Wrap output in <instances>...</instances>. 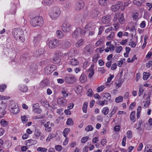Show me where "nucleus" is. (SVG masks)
Here are the masks:
<instances>
[{"instance_id": "nucleus-59", "label": "nucleus", "mask_w": 152, "mask_h": 152, "mask_svg": "<svg viewBox=\"0 0 152 152\" xmlns=\"http://www.w3.org/2000/svg\"><path fill=\"white\" fill-rule=\"evenodd\" d=\"M55 148L56 151H60L62 150V147L60 145H57L55 146Z\"/></svg>"}, {"instance_id": "nucleus-21", "label": "nucleus", "mask_w": 152, "mask_h": 152, "mask_svg": "<svg viewBox=\"0 0 152 152\" xmlns=\"http://www.w3.org/2000/svg\"><path fill=\"white\" fill-rule=\"evenodd\" d=\"M83 19L82 16L81 15H78L75 17V20L76 23H79L82 22L83 20Z\"/></svg>"}, {"instance_id": "nucleus-41", "label": "nucleus", "mask_w": 152, "mask_h": 152, "mask_svg": "<svg viewBox=\"0 0 152 152\" xmlns=\"http://www.w3.org/2000/svg\"><path fill=\"white\" fill-rule=\"evenodd\" d=\"M103 114L105 115H107L109 112V109L107 107H105L103 108V110L102 111Z\"/></svg>"}, {"instance_id": "nucleus-32", "label": "nucleus", "mask_w": 152, "mask_h": 152, "mask_svg": "<svg viewBox=\"0 0 152 152\" xmlns=\"http://www.w3.org/2000/svg\"><path fill=\"white\" fill-rule=\"evenodd\" d=\"M56 34L57 37L59 38H62L64 36V34L60 30H57L56 31Z\"/></svg>"}, {"instance_id": "nucleus-25", "label": "nucleus", "mask_w": 152, "mask_h": 152, "mask_svg": "<svg viewBox=\"0 0 152 152\" xmlns=\"http://www.w3.org/2000/svg\"><path fill=\"white\" fill-rule=\"evenodd\" d=\"M41 39V37L40 35H38L34 37L33 40L34 42L35 45H38L39 43V42Z\"/></svg>"}, {"instance_id": "nucleus-8", "label": "nucleus", "mask_w": 152, "mask_h": 152, "mask_svg": "<svg viewBox=\"0 0 152 152\" xmlns=\"http://www.w3.org/2000/svg\"><path fill=\"white\" fill-rule=\"evenodd\" d=\"M60 43L59 40L54 39L50 40L49 43V47L51 49L55 48L58 47Z\"/></svg>"}, {"instance_id": "nucleus-17", "label": "nucleus", "mask_w": 152, "mask_h": 152, "mask_svg": "<svg viewBox=\"0 0 152 152\" xmlns=\"http://www.w3.org/2000/svg\"><path fill=\"white\" fill-rule=\"evenodd\" d=\"M58 103L60 105H65L67 102V101L63 97H61L58 98L57 100Z\"/></svg>"}, {"instance_id": "nucleus-6", "label": "nucleus", "mask_w": 152, "mask_h": 152, "mask_svg": "<svg viewBox=\"0 0 152 152\" xmlns=\"http://www.w3.org/2000/svg\"><path fill=\"white\" fill-rule=\"evenodd\" d=\"M112 18L110 15H107L102 17L101 20V23L105 24V26H109L111 24Z\"/></svg>"}, {"instance_id": "nucleus-14", "label": "nucleus", "mask_w": 152, "mask_h": 152, "mask_svg": "<svg viewBox=\"0 0 152 152\" xmlns=\"http://www.w3.org/2000/svg\"><path fill=\"white\" fill-rule=\"evenodd\" d=\"M65 81L69 84H72L75 81V79L74 76L72 75L66 76L65 78Z\"/></svg>"}, {"instance_id": "nucleus-16", "label": "nucleus", "mask_w": 152, "mask_h": 152, "mask_svg": "<svg viewBox=\"0 0 152 152\" xmlns=\"http://www.w3.org/2000/svg\"><path fill=\"white\" fill-rule=\"evenodd\" d=\"M51 61L54 64H58L61 61V59L59 56L55 55L51 59Z\"/></svg>"}, {"instance_id": "nucleus-23", "label": "nucleus", "mask_w": 152, "mask_h": 152, "mask_svg": "<svg viewBox=\"0 0 152 152\" xmlns=\"http://www.w3.org/2000/svg\"><path fill=\"white\" fill-rule=\"evenodd\" d=\"M125 20L124 18V15L123 13H122L120 15H119L118 21L120 23L122 24L125 22Z\"/></svg>"}, {"instance_id": "nucleus-26", "label": "nucleus", "mask_w": 152, "mask_h": 152, "mask_svg": "<svg viewBox=\"0 0 152 152\" xmlns=\"http://www.w3.org/2000/svg\"><path fill=\"white\" fill-rule=\"evenodd\" d=\"M105 39L104 38H101L98 40L95 43V45L96 47L101 45L104 41Z\"/></svg>"}, {"instance_id": "nucleus-62", "label": "nucleus", "mask_w": 152, "mask_h": 152, "mask_svg": "<svg viewBox=\"0 0 152 152\" xmlns=\"http://www.w3.org/2000/svg\"><path fill=\"white\" fill-rule=\"evenodd\" d=\"M21 119L23 123H26L28 119L25 116H21Z\"/></svg>"}, {"instance_id": "nucleus-18", "label": "nucleus", "mask_w": 152, "mask_h": 152, "mask_svg": "<svg viewBox=\"0 0 152 152\" xmlns=\"http://www.w3.org/2000/svg\"><path fill=\"white\" fill-rule=\"evenodd\" d=\"M71 46L70 42L67 41H65L62 44V48L63 49H67Z\"/></svg>"}, {"instance_id": "nucleus-64", "label": "nucleus", "mask_w": 152, "mask_h": 152, "mask_svg": "<svg viewBox=\"0 0 152 152\" xmlns=\"http://www.w3.org/2000/svg\"><path fill=\"white\" fill-rule=\"evenodd\" d=\"M144 152H152V149H151L150 148H149L148 146H146L144 150Z\"/></svg>"}, {"instance_id": "nucleus-19", "label": "nucleus", "mask_w": 152, "mask_h": 152, "mask_svg": "<svg viewBox=\"0 0 152 152\" xmlns=\"http://www.w3.org/2000/svg\"><path fill=\"white\" fill-rule=\"evenodd\" d=\"M37 143V141L36 140L30 139L26 141V145L28 146L31 145L35 144Z\"/></svg>"}, {"instance_id": "nucleus-60", "label": "nucleus", "mask_w": 152, "mask_h": 152, "mask_svg": "<svg viewBox=\"0 0 152 152\" xmlns=\"http://www.w3.org/2000/svg\"><path fill=\"white\" fill-rule=\"evenodd\" d=\"M6 87V86L5 84L2 85L0 86V91L3 92L4 91Z\"/></svg>"}, {"instance_id": "nucleus-61", "label": "nucleus", "mask_w": 152, "mask_h": 152, "mask_svg": "<svg viewBox=\"0 0 152 152\" xmlns=\"http://www.w3.org/2000/svg\"><path fill=\"white\" fill-rule=\"evenodd\" d=\"M82 88L81 86L80 85H78L76 86L75 89L77 91L79 92V93H80L81 92Z\"/></svg>"}, {"instance_id": "nucleus-24", "label": "nucleus", "mask_w": 152, "mask_h": 152, "mask_svg": "<svg viewBox=\"0 0 152 152\" xmlns=\"http://www.w3.org/2000/svg\"><path fill=\"white\" fill-rule=\"evenodd\" d=\"M103 97L105 101H109L111 99L110 94L107 93L104 94Z\"/></svg>"}, {"instance_id": "nucleus-48", "label": "nucleus", "mask_w": 152, "mask_h": 152, "mask_svg": "<svg viewBox=\"0 0 152 152\" xmlns=\"http://www.w3.org/2000/svg\"><path fill=\"white\" fill-rule=\"evenodd\" d=\"M66 124L68 125H72L73 124L72 119L71 118H69L67 121Z\"/></svg>"}, {"instance_id": "nucleus-5", "label": "nucleus", "mask_w": 152, "mask_h": 152, "mask_svg": "<svg viewBox=\"0 0 152 152\" xmlns=\"http://www.w3.org/2000/svg\"><path fill=\"white\" fill-rule=\"evenodd\" d=\"M92 23H90L87 24L85 26V30L89 31V35H92L94 33V30L95 28V25Z\"/></svg>"}, {"instance_id": "nucleus-1", "label": "nucleus", "mask_w": 152, "mask_h": 152, "mask_svg": "<svg viewBox=\"0 0 152 152\" xmlns=\"http://www.w3.org/2000/svg\"><path fill=\"white\" fill-rule=\"evenodd\" d=\"M12 34L15 39H20L22 42H24L25 39L23 37V31L22 30L20 29L14 28L13 30Z\"/></svg>"}, {"instance_id": "nucleus-44", "label": "nucleus", "mask_w": 152, "mask_h": 152, "mask_svg": "<svg viewBox=\"0 0 152 152\" xmlns=\"http://www.w3.org/2000/svg\"><path fill=\"white\" fill-rule=\"evenodd\" d=\"M123 97L122 96H119L118 97L116 98L115 99V102L116 103H119L123 101Z\"/></svg>"}, {"instance_id": "nucleus-27", "label": "nucleus", "mask_w": 152, "mask_h": 152, "mask_svg": "<svg viewBox=\"0 0 152 152\" xmlns=\"http://www.w3.org/2000/svg\"><path fill=\"white\" fill-rule=\"evenodd\" d=\"M69 64H71L72 66H76L78 64L79 62L76 59L74 58L71 60L69 62Z\"/></svg>"}, {"instance_id": "nucleus-4", "label": "nucleus", "mask_w": 152, "mask_h": 152, "mask_svg": "<svg viewBox=\"0 0 152 152\" xmlns=\"http://www.w3.org/2000/svg\"><path fill=\"white\" fill-rule=\"evenodd\" d=\"M86 32V30L85 31L84 29H81L80 28H78L75 30L72 35L73 37L78 38L79 37L84 36Z\"/></svg>"}, {"instance_id": "nucleus-2", "label": "nucleus", "mask_w": 152, "mask_h": 152, "mask_svg": "<svg viewBox=\"0 0 152 152\" xmlns=\"http://www.w3.org/2000/svg\"><path fill=\"white\" fill-rule=\"evenodd\" d=\"M61 14V11L59 8L57 6L52 7L49 12L50 18L54 20L58 18Z\"/></svg>"}, {"instance_id": "nucleus-12", "label": "nucleus", "mask_w": 152, "mask_h": 152, "mask_svg": "<svg viewBox=\"0 0 152 152\" xmlns=\"http://www.w3.org/2000/svg\"><path fill=\"white\" fill-rule=\"evenodd\" d=\"M10 107V111L13 114H16L19 111V109L17 104L14 103L11 104Z\"/></svg>"}, {"instance_id": "nucleus-38", "label": "nucleus", "mask_w": 152, "mask_h": 152, "mask_svg": "<svg viewBox=\"0 0 152 152\" xmlns=\"http://www.w3.org/2000/svg\"><path fill=\"white\" fill-rule=\"evenodd\" d=\"M88 104V103L86 102H85L83 104L82 109L83 112L85 113L87 112Z\"/></svg>"}, {"instance_id": "nucleus-30", "label": "nucleus", "mask_w": 152, "mask_h": 152, "mask_svg": "<svg viewBox=\"0 0 152 152\" xmlns=\"http://www.w3.org/2000/svg\"><path fill=\"white\" fill-rule=\"evenodd\" d=\"M143 2V0H133V3L136 5L140 6Z\"/></svg>"}, {"instance_id": "nucleus-15", "label": "nucleus", "mask_w": 152, "mask_h": 152, "mask_svg": "<svg viewBox=\"0 0 152 152\" xmlns=\"http://www.w3.org/2000/svg\"><path fill=\"white\" fill-rule=\"evenodd\" d=\"M99 13V12L98 11V9L96 8L92 11L90 14L91 17L93 18L97 17Z\"/></svg>"}, {"instance_id": "nucleus-50", "label": "nucleus", "mask_w": 152, "mask_h": 152, "mask_svg": "<svg viewBox=\"0 0 152 152\" xmlns=\"http://www.w3.org/2000/svg\"><path fill=\"white\" fill-rule=\"evenodd\" d=\"M0 124L1 125L3 126H6L7 125V121L4 119H2L1 121Z\"/></svg>"}, {"instance_id": "nucleus-22", "label": "nucleus", "mask_w": 152, "mask_h": 152, "mask_svg": "<svg viewBox=\"0 0 152 152\" xmlns=\"http://www.w3.org/2000/svg\"><path fill=\"white\" fill-rule=\"evenodd\" d=\"M43 51H42L41 49H39L34 53V57H39L41 54H43Z\"/></svg>"}, {"instance_id": "nucleus-29", "label": "nucleus", "mask_w": 152, "mask_h": 152, "mask_svg": "<svg viewBox=\"0 0 152 152\" xmlns=\"http://www.w3.org/2000/svg\"><path fill=\"white\" fill-rule=\"evenodd\" d=\"M135 112L134 111L132 112L130 114V119L131 120L133 121V122L135 121Z\"/></svg>"}, {"instance_id": "nucleus-46", "label": "nucleus", "mask_w": 152, "mask_h": 152, "mask_svg": "<svg viewBox=\"0 0 152 152\" xmlns=\"http://www.w3.org/2000/svg\"><path fill=\"white\" fill-rule=\"evenodd\" d=\"M39 102L41 104V105L43 106H45L46 105L48 104V102L45 101L44 99H41L39 101Z\"/></svg>"}, {"instance_id": "nucleus-63", "label": "nucleus", "mask_w": 152, "mask_h": 152, "mask_svg": "<svg viewBox=\"0 0 152 152\" xmlns=\"http://www.w3.org/2000/svg\"><path fill=\"white\" fill-rule=\"evenodd\" d=\"M123 48L121 46H119L116 49V52L117 53H120L122 50Z\"/></svg>"}, {"instance_id": "nucleus-33", "label": "nucleus", "mask_w": 152, "mask_h": 152, "mask_svg": "<svg viewBox=\"0 0 152 152\" xmlns=\"http://www.w3.org/2000/svg\"><path fill=\"white\" fill-rule=\"evenodd\" d=\"M108 1V0H99V3L101 6H105L107 4Z\"/></svg>"}, {"instance_id": "nucleus-43", "label": "nucleus", "mask_w": 152, "mask_h": 152, "mask_svg": "<svg viewBox=\"0 0 152 152\" xmlns=\"http://www.w3.org/2000/svg\"><path fill=\"white\" fill-rule=\"evenodd\" d=\"M99 57V55L98 54H96L94 55L93 58L92 59L93 61L94 62L96 63L97 62Z\"/></svg>"}, {"instance_id": "nucleus-35", "label": "nucleus", "mask_w": 152, "mask_h": 152, "mask_svg": "<svg viewBox=\"0 0 152 152\" xmlns=\"http://www.w3.org/2000/svg\"><path fill=\"white\" fill-rule=\"evenodd\" d=\"M138 13L137 12H133L132 13V16L133 20L134 21H136L137 20H138L137 19L138 17Z\"/></svg>"}, {"instance_id": "nucleus-28", "label": "nucleus", "mask_w": 152, "mask_h": 152, "mask_svg": "<svg viewBox=\"0 0 152 152\" xmlns=\"http://www.w3.org/2000/svg\"><path fill=\"white\" fill-rule=\"evenodd\" d=\"M37 69V66L36 64H31L30 66L29 70L31 72H35Z\"/></svg>"}, {"instance_id": "nucleus-51", "label": "nucleus", "mask_w": 152, "mask_h": 152, "mask_svg": "<svg viewBox=\"0 0 152 152\" xmlns=\"http://www.w3.org/2000/svg\"><path fill=\"white\" fill-rule=\"evenodd\" d=\"M150 75V74L149 73H146V72H144L143 73V79L144 80H146L148 78L149 76Z\"/></svg>"}, {"instance_id": "nucleus-57", "label": "nucleus", "mask_w": 152, "mask_h": 152, "mask_svg": "<svg viewBox=\"0 0 152 152\" xmlns=\"http://www.w3.org/2000/svg\"><path fill=\"white\" fill-rule=\"evenodd\" d=\"M119 15V14L118 13L116 14L115 15H114V18L113 19V21L115 22L118 19V20Z\"/></svg>"}, {"instance_id": "nucleus-49", "label": "nucleus", "mask_w": 152, "mask_h": 152, "mask_svg": "<svg viewBox=\"0 0 152 152\" xmlns=\"http://www.w3.org/2000/svg\"><path fill=\"white\" fill-rule=\"evenodd\" d=\"M94 70L93 69H92L91 70L90 72L89 73L88 75V77L89 78H91L94 74Z\"/></svg>"}, {"instance_id": "nucleus-55", "label": "nucleus", "mask_w": 152, "mask_h": 152, "mask_svg": "<svg viewBox=\"0 0 152 152\" xmlns=\"http://www.w3.org/2000/svg\"><path fill=\"white\" fill-rule=\"evenodd\" d=\"M37 150L38 151H41L42 152H46L47 151V150L46 148H45L39 147L37 148Z\"/></svg>"}, {"instance_id": "nucleus-53", "label": "nucleus", "mask_w": 152, "mask_h": 152, "mask_svg": "<svg viewBox=\"0 0 152 152\" xmlns=\"http://www.w3.org/2000/svg\"><path fill=\"white\" fill-rule=\"evenodd\" d=\"M104 88V87L103 86H101L99 87H98L96 89L97 92H100Z\"/></svg>"}, {"instance_id": "nucleus-3", "label": "nucleus", "mask_w": 152, "mask_h": 152, "mask_svg": "<svg viewBox=\"0 0 152 152\" xmlns=\"http://www.w3.org/2000/svg\"><path fill=\"white\" fill-rule=\"evenodd\" d=\"M30 23L33 26H42L43 24V19L41 17L37 16L32 19Z\"/></svg>"}, {"instance_id": "nucleus-37", "label": "nucleus", "mask_w": 152, "mask_h": 152, "mask_svg": "<svg viewBox=\"0 0 152 152\" xmlns=\"http://www.w3.org/2000/svg\"><path fill=\"white\" fill-rule=\"evenodd\" d=\"M20 90L22 92H26L28 90V88L25 86H22L19 88Z\"/></svg>"}, {"instance_id": "nucleus-31", "label": "nucleus", "mask_w": 152, "mask_h": 152, "mask_svg": "<svg viewBox=\"0 0 152 152\" xmlns=\"http://www.w3.org/2000/svg\"><path fill=\"white\" fill-rule=\"evenodd\" d=\"M84 43V40L83 39H80L75 44L76 47L79 48L82 46Z\"/></svg>"}, {"instance_id": "nucleus-10", "label": "nucleus", "mask_w": 152, "mask_h": 152, "mask_svg": "<svg viewBox=\"0 0 152 152\" xmlns=\"http://www.w3.org/2000/svg\"><path fill=\"white\" fill-rule=\"evenodd\" d=\"M72 26L69 23L66 22L63 23L61 26L62 31L64 32H69L71 30Z\"/></svg>"}, {"instance_id": "nucleus-11", "label": "nucleus", "mask_w": 152, "mask_h": 152, "mask_svg": "<svg viewBox=\"0 0 152 152\" xmlns=\"http://www.w3.org/2000/svg\"><path fill=\"white\" fill-rule=\"evenodd\" d=\"M148 124L147 123H144L142 120H140L138 122V127L136 128L139 131L142 130L144 131L145 128L148 126Z\"/></svg>"}, {"instance_id": "nucleus-54", "label": "nucleus", "mask_w": 152, "mask_h": 152, "mask_svg": "<svg viewBox=\"0 0 152 152\" xmlns=\"http://www.w3.org/2000/svg\"><path fill=\"white\" fill-rule=\"evenodd\" d=\"M61 93L63 96L65 98H66L68 95V92L65 91L64 90H63L61 91Z\"/></svg>"}, {"instance_id": "nucleus-42", "label": "nucleus", "mask_w": 152, "mask_h": 152, "mask_svg": "<svg viewBox=\"0 0 152 152\" xmlns=\"http://www.w3.org/2000/svg\"><path fill=\"white\" fill-rule=\"evenodd\" d=\"M114 33L113 32H111L110 34L107 37V38L108 40H112L114 38Z\"/></svg>"}, {"instance_id": "nucleus-7", "label": "nucleus", "mask_w": 152, "mask_h": 152, "mask_svg": "<svg viewBox=\"0 0 152 152\" xmlns=\"http://www.w3.org/2000/svg\"><path fill=\"white\" fill-rule=\"evenodd\" d=\"M56 69V66L53 65H47L44 69V72L46 74H49Z\"/></svg>"}, {"instance_id": "nucleus-45", "label": "nucleus", "mask_w": 152, "mask_h": 152, "mask_svg": "<svg viewBox=\"0 0 152 152\" xmlns=\"http://www.w3.org/2000/svg\"><path fill=\"white\" fill-rule=\"evenodd\" d=\"M127 137L128 139H130L132 137V132L130 130L128 131L126 133Z\"/></svg>"}, {"instance_id": "nucleus-40", "label": "nucleus", "mask_w": 152, "mask_h": 152, "mask_svg": "<svg viewBox=\"0 0 152 152\" xmlns=\"http://www.w3.org/2000/svg\"><path fill=\"white\" fill-rule=\"evenodd\" d=\"M53 2V0H43V3L45 5H49Z\"/></svg>"}, {"instance_id": "nucleus-47", "label": "nucleus", "mask_w": 152, "mask_h": 152, "mask_svg": "<svg viewBox=\"0 0 152 152\" xmlns=\"http://www.w3.org/2000/svg\"><path fill=\"white\" fill-rule=\"evenodd\" d=\"M93 129V128L91 125H89L85 128V130L87 132L92 131Z\"/></svg>"}, {"instance_id": "nucleus-36", "label": "nucleus", "mask_w": 152, "mask_h": 152, "mask_svg": "<svg viewBox=\"0 0 152 152\" xmlns=\"http://www.w3.org/2000/svg\"><path fill=\"white\" fill-rule=\"evenodd\" d=\"M70 129L69 128H65L63 132V134L65 137H66L68 133L69 132Z\"/></svg>"}, {"instance_id": "nucleus-20", "label": "nucleus", "mask_w": 152, "mask_h": 152, "mask_svg": "<svg viewBox=\"0 0 152 152\" xmlns=\"http://www.w3.org/2000/svg\"><path fill=\"white\" fill-rule=\"evenodd\" d=\"M87 78V77L85 74L84 73H82L79 78V80L80 82L84 83L86 81Z\"/></svg>"}, {"instance_id": "nucleus-9", "label": "nucleus", "mask_w": 152, "mask_h": 152, "mask_svg": "<svg viewBox=\"0 0 152 152\" xmlns=\"http://www.w3.org/2000/svg\"><path fill=\"white\" fill-rule=\"evenodd\" d=\"M111 9L113 11H115L119 9H121V10H123L124 9V7L123 6L122 2L118 1L112 6Z\"/></svg>"}, {"instance_id": "nucleus-58", "label": "nucleus", "mask_w": 152, "mask_h": 152, "mask_svg": "<svg viewBox=\"0 0 152 152\" xmlns=\"http://www.w3.org/2000/svg\"><path fill=\"white\" fill-rule=\"evenodd\" d=\"M89 137L88 136H86L83 137L81 140V142L82 143H84L87 141Z\"/></svg>"}, {"instance_id": "nucleus-13", "label": "nucleus", "mask_w": 152, "mask_h": 152, "mask_svg": "<svg viewBox=\"0 0 152 152\" xmlns=\"http://www.w3.org/2000/svg\"><path fill=\"white\" fill-rule=\"evenodd\" d=\"M84 6V2L82 0L78 1L75 5V10L79 11L82 9Z\"/></svg>"}, {"instance_id": "nucleus-56", "label": "nucleus", "mask_w": 152, "mask_h": 152, "mask_svg": "<svg viewBox=\"0 0 152 152\" xmlns=\"http://www.w3.org/2000/svg\"><path fill=\"white\" fill-rule=\"evenodd\" d=\"M93 94V93L92 90L91 89H89L87 91V94L88 96H90Z\"/></svg>"}, {"instance_id": "nucleus-39", "label": "nucleus", "mask_w": 152, "mask_h": 152, "mask_svg": "<svg viewBox=\"0 0 152 152\" xmlns=\"http://www.w3.org/2000/svg\"><path fill=\"white\" fill-rule=\"evenodd\" d=\"M150 96H148L147 97V100L145 101V103L144 104V107H148L150 104Z\"/></svg>"}, {"instance_id": "nucleus-34", "label": "nucleus", "mask_w": 152, "mask_h": 152, "mask_svg": "<svg viewBox=\"0 0 152 152\" xmlns=\"http://www.w3.org/2000/svg\"><path fill=\"white\" fill-rule=\"evenodd\" d=\"M20 58L21 60L23 61L29 59V58L28 55L26 54L22 55Z\"/></svg>"}, {"instance_id": "nucleus-52", "label": "nucleus", "mask_w": 152, "mask_h": 152, "mask_svg": "<svg viewBox=\"0 0 152 152\" xmlns=\"http://www.w3.org/2000/svg\"><path fill=\"white\" fill-rule=\"evenodd\" d=\"M98 71L102 74L104 73L105 72L106 70L104 67H101L98 68Z\"/></svg>"}]
</instances>
